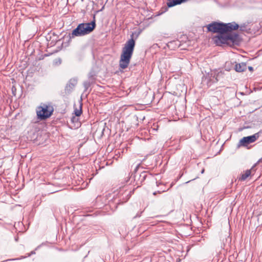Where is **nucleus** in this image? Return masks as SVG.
Instances as JSON below:
<instances>
[{
  "mask_svg": "<svg viewBox=\"0 0 262 262\" xmlns=\"http://www.w3.org/2000/svg\"><path fill=\"white\" fill-rule=\"evenodd\" d=\"M135 46V41L133 38L129 39L125 44L122 49L119 61V66L121 69H124L128 67L133 53Z\"/></svg>",
  "mask_w": 262,
  "mask_h": 262,
  "instance_id": "f257e3e1",
  "label": "nucleus"
},
{
  "mask_svg": "<svg viewBox=\"0 0 262 262\" xmlns=\"http://www.w3.org/2000/svg\"><path fill=\"white\" fill-rule=\"evenodd\" d=\"M238 28V25L235 22L223 24L213 22L208 25L207 29L209 31L214 33H226L235 30Z\"/></svg>",
  "mask_w": 262,
  "mask_h": 262,
  "instance_id": "f03ea898",
  "label": "nucleus"
},
{
  "mask_svg": "<svg viewBox=\"0 0 262 262\" xmlns=\"http://www.w3.org/2000/svg\"><path fill=\"white\" fill-rule=\"evenodd\" d=\"M96 26L95 20L89 23H81L70 34V38L77 36H82L90 33L93 31Z\"/></svg>",
  "mask_w": 262,
  "mask_h": 262,
  "instance_id": "7ed1b4c3",
  "label": "nucleus"
},
{
  "mask_svg": "<svg viewBox=\"0 0 262 262\" xmlns=\"http://www.w3.org/2000/svg\"><path fill=\"white\" fill-rule=\"evenodd\" d=\"M53 111L54 108L52 105L42 103L36 108L37 118L40 120H45L52 115Z\"/></svg>",
  "mask_w": 262,
  "mask_h": 262,
  "instance_id": "20e7f679",
  "label": "nucleus"
},
{
  "mask_svg": "<svg viewBox=\"0 0 262 262\" xmlns=\"http://www.w3.org/2000/svg\"><path fill=\"white\" fill-rule=\"evenodd\" d=\"M223 73L222 72L216 73V72L211 71L208 73L206 75L204 76L203 78V80H207V83L208 85H210L211 83L217 82L219 80L220 76H222Z\"/></svg>",
  "mask_w": 262,
  "mask_h": 262,
  "instance_id": "39448f33",
  "label": "nucleus"
},
{
  "mask_svg": "<svg viewBox=\"0 0 262 262\" xmlns=\"http://www.w3.org/2000/svg\"><path fill=\"white\" fill-rule=\"evenodd\" d=\"M213 40L218 46L222 44H229L228 32L221 33L219 35L213 37Z\"/></svg>",
  "mask_w": 262,
  "mask_h": 262,
  "instance_id": "423d86ee",
  "label": "nucleus"
},
{
  "mask_svg": "<svg viewBox=\"0 0 262 262\" xmlns=\"http://www.w3.org/2000/svg\"><path fill=\"white\" fill-rule=\"evenodd\" d=\"M259 137L258 133L255 134L252 136L245 137L240 140L239 146H246L248 144L255 142Z\"/></svg>",
  "mask_w": 262,
  "mask_h": 262,
  "instance_id": "0eeeda50",
  "label": "nucleus"
},
{
  "mask_svg": "<svg viewBox=\"0 0 262 262\" xmlns=\"http://www.w3.org/2000/svg\"><path fill=\"white\" fill-rule=\"evenodd\" d=\"M77 84V80L76 79H71L65 88V92L66 93L69 94L73 90Z\"/></svg>",
  "mask_w": 262,
  "mask_h": 262,
  "instance_id": "6e6552de",
  "label": "nucleus"
},
{
  "mask_svg": "<svg viewBox=\"0 0 262 262\" xmlns=\"http://www.w3.org/2000/svg\"><path fill=\"white\" fill-rule=\"evenodd\" d=\"M229 42L236 43L239 41V36L236 33H228Z\"/></svg>",
  "mask_w": 262,
  "mask_h": 262,
  "instance_id": "1a4fd4ad",
  "label": "nucleus"
},
{
  "mask_svg": "<svg viewBox=\"0 0 262 262\" xmlns=\"http://www.w3.org/2000/svg\"><path fill=\"white\" fill-rule=\"evenodd\" d=\"M187 1V0H167V5L168 7H172L180 5L182 3H184Z\"/></svg>",
  "mask_w": 262,
  "mask_h": 262,
  "instance_id": "9d476101",
  "label": "nucleus"
},
{
  "mask_svg": "<svg viewBox=\"0 0 262 262\" xmlns=\"http://www.w3.org/2000/svg\"><path fill=\"white\" fill-rule=\"evenodd\" d=\"M246 69L247 66L246 63L244 62L236 64L234 67L235 70L237 72H244Z\"/></svg>",
  "mask_w": 262,
  "mask_h": 262,
  "instance_id": "9b49d317",
  "label": "nucleus"
},
{
  "mask_svg": "<svg viewBox=\"0 0 262 262\" xmlns=\"http://www.w3.org/2000/svg\"><path fill=\"white\" fill-rule=\"evenodd\" d=\"M251 171L252 169L246 170L243 173L241 174V176L239 178V180L245 181L248 177L250 176Z\"/></svg>",
  "mask_w": 262,
  "mask_h": 262,
  "instance_id": "f8f14e48",
  "label": "nucleus"
},
{
  "mask_svg": "<svg viewBox=\"0 0 262 262\" xmlns=\"http://www.w3.org/2000/svg\"><path fill=\"white\" fill-rule=\"evenodd\" d=\"M82 104L81 102H79V108H75L74 110V114L76 117H79L82 114Z\"/></svg>",
  "mask_w": 262,
  "mask_h": 262,
  "instance_id": "ddd939ff",
  "label": "nucleus"
},
{
  "mask_svg": "<svg viewBox=\"0 0 262 262\" xmlns=\"http://www.w3.org/2000/svg\"><path fill=\"white\" fill-rule=\"evenodd\" d=\"M146 177V174L145 172H142L140 175V177L141 178V183L145 179Z\"/></svg>",
  "mask_w": 262,
  "mask_h": 262,
  "instance_id": "4468645a",
  "label": "nucleus"
},
{
  "mask_svg": "<svg viewBox=\"0 0 262 262\" xmlns=\"http://www.w3.org/2000/svg\"><path fill=\"white\" fill-rule=\"evenodd\" d=\"M78 118H77L76 117H73L71 119V121L72 122H78Z\"/></svg>",
  "mask_w": 262,
  "mask_h": 262,
  "instance_id": "2eb2a0df",
  "label": "nucleus"
},
{
  "mask_svg": "<svg viewBox=\"0 0 262 262\" xmlns=\"http://www.w3.org/2000/svg\"><path fill=\"white\" fill-rule=\"evenodd\" d=\"M248 69L250 71H252L253 70V69L252 67H249Z\"/></svg>",
  "mask_w": 262,
  "mask_h": 262,
  "instance_id": "dca6fc26",
  "label": "nucleus"
},
{
  "mask_svg": "<svg viewBox=\"0 0 262 262\" xmlns=\"http://www.w3.org/2000/svg\"><path fill=\"white\" fill-rule=\"evenodd\" d=\"M138 166H137L136 167V169H135V170H137V169H138Z\"/></svg>",
  "mask_w": 262,
  "mask_h": 262,
  "instance_id": "f3484780",
  "label": "nucleus"
},
{
  "mask_svg": "<svg viewBox=\"0 0 262 262\" xmlns=\"http://www.w3.org/2000/svg\"><path fill=\"white\" fill-rule=\"evenodd\" d=\"M34 253H35V252H33V251H32V252H31V254H34Z\"/></svg>",
  "mask_w": 262,
  "mask_h": 262,
  "instance_id": "a211bd4d",
  "label": "nucleus"
},
{
  "mask_svg": "<svg viewBox=\"0 0 262 262\" xmlns=\"http://www.w3.org/2000/svg\"><path fill=\"white\" fill-rule=\"evenodd\" d=\"M86 84H87V83H86V82H85V83H84V85H85V86H86Z\"/></svg>",
  "mask_w": 262,
  "mask_h": 262,
  "instance_id": "6ab92c4d",
  "label": "nucleus"
},
{
  "mask_svg": "<svg viewBox=\"0 0 262 262\" xmlns=\"http://www.w3.org/2000/svg\"><path fill=\"white\" fill-rule=\"evenodd\" d=\"M204 169H203V170H202V173H203V172H204Z\"/></svg>",
  "mask_w": 262,
  "mask_h": 262,
  "instance_id": "aec40b11",
  "label": "nucleus"
},
{
  "mask_svg": "<svg viewBox=\"0 0 262 262\" xmlns=\"http://www.w3.org/2000/svg\"><path fill=\"white\" fill-rule=\"evenodd\" d=\"M156 192H155L154 193V195H156Z\"/></svg>",
  "mask_w": 262,
  "mask_h": 262,
  "instance_id": "412c9836",
  "label": "nucleus"
}]
</instances>
